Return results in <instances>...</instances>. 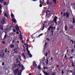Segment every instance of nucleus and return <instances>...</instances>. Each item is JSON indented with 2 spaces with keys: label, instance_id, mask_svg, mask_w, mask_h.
Listing matches in <instances>:
<instances>
[{
  "label": "nucleus",
  "instance_id": "1",
  "mask_svg": "<svg viewBox=\"0 0 75 75\" xmlns=\"http://www.w3.org/2000/svg\"><path fill=\"white\" fill-rule=\"evenodd\" d=\"M22 69L21 70H20L18 71V69H16L14 70V72L15 74H17L18 73V75H21V72L24 69V67L23 66H22Z\"/></svg>",
  "mask_w": 75,
  "mask_h": 75
},
{
  "label": "nucleus",
  "instance_id": "2",
  "mask_svg": "<svg viewBox=\"0 0 75 75\" xmlns=\"http://www.w3.org/2000/svg\"><path fill=\"white\" fill-rule=\"evenodd\" d=\"M11 18H12V20L13 22H14V23H17V21H16V20L14 18H13V17H14V15L13 14L11 13Z\"/></svg>",
  "mask_w": 75,
  "mask_h": 75
},
{
  "label": "nucleus",
  "instance_id": "3",
  "mask_svg": "<svg viewBox=\"0 0 75 75\" xmlns=\"http://www.w3.org/2000/svg\"><path fill=\"white\" fill-rule=\"evenodd\" d=\"M26 50L27 51L28 53V55H29L30 57L31 58L32 57V55L31 54V53L30 52V51L28 50V47H27Z\"/></svg>",
  "mask_w": 75,
  "mask_h": 75
},
{
  "label": "nucleus",
  "instance_id": "4",
  "mask_svg": "<svg viewBox=\"0 0 75 75\" xmlns=\"http://www.w3.org/2000/svg\"><path fill=\"white\" fill-rule=\"evenodd\" d=\"M44 1V0H40V7H41L42 6V4L43 3V2Z\"/></svg>",
  "mask_w": 75,
  "mask_h": 75
},
{
  "label": "nucleus",
  "instance_id": "5",
  "mask_svg": "<svg viewBox=\"0 0 75 75\" xmlns=\"http://www.w3.org/2000/svg\"><path fill=\"white\" fill-rule=\"evenodd\" d=\"M63 16H66V17H69V13H68V12H66V13H64Z\"/></svg>",
  "mask_w": 75,
  "mask_h": 75
},
{
  "label": "nucleus",
  "instance_id": "6",
  "mask_svg": "<svg viewBox=\"0 0 75 75\" xmlns=\"http://www.w3.org/2000/svg\"><path fill=\"white\" fill-rule=\"evenodd\" d=\"M51 1H49L48 0H47L46 2V3L47 5H49L50 4H51Z\"/></svg>",
  "mask_w": 75,
  "mask_h": 75
},
{
  "label": "nucleus",
  "instance_id": "7",
  "mask_svg": "<svg viewBox=\"0 0 75 75\" xmlns=\"http://www.w3.org/2000/svg\"><path fill=\"white\" fill-rule=\"evenodd\" d=\"M5 23V18H3V20L1 21V24H4Z\"/></svg>",
  "mask_w": 75,
  "mask_h": 75
},
{
  "label": "nucleus",
  "instance_id": "8",
  "mask_svg": "<svg viewBox=\"0 0 75 75\" xmlns=\"http://www.w3.org/2000/svg\"><path fill=\"white\" fill-rule=\"evenodd\" d=\"M33 65L34 67H35L37 66V64H36V62H33Z\"/></svg>",
  "mask_w": 75,
  "mask_h": 75
},
{
  "label": "nucleus",
  "instance_id": "9",
  "mask_svg": "<svg viewBox=\"0 0 75 75\" xmlns=\"http://www.w3.org/2000/svg\"><path fill=\"white\" fill-rule=\"evenodd\" d=\"M2 6H1V5L0 4V15L1 14V9H2Z\"/></svg>",
  "mask_w": 75,
  "mask_h": 75
},
{
  "label": "nucleus",
  "instance_id": "10",
  "mask_svg": "<svg viewBox=\"0 0 75 75\" xmlns=\"http://www.w3.org/2000/svg\"><path fill=\"white\" fill-rule=\"evenodd\" d=\"M0 56L1 57H4V53L3 52L0 53Z\"/></svg>",
  "mask_w": 75,
  "mask_h": 75
},
{
  "label": "nucleus",
  "instance_id": "11",
  "mask_svg": "<svg viewBox=\"0 0 75 75\" xmlns=\"http://www.w3.org/2000/svg\"><path fill=\"white\" fill-rule=\"evenodd\" d=\"M4 17H6V18H8V15L6 13H4Z\"/></svg>",
  "mask_w": 75,
  "mask_h": 75
},
{
  "label": "nucleus",
  "instance_id": "12",
  "mask_svg": "<svg viewBox=\"0 0 75 75\" xmlns=\"http://www.w3.org/2000/svg\"><path fill=\"white\" fill-rule=\"evenodd\" d=\"M49 14H50V11H47L46 12V16L49 15Z\"/></svg>",
  "mask_w": 75,
  "mask_h": 75
},
{
  "label": "nucleus",
  "instance_id": "13",
  "mask_svg": "<svg viewBox=\"0 0 75 75\" xmlns=\"http://www.w3.org/2000/svg\"><path fill=\"white\" fill-rule=\"evenodd\" d=\"M16 28L17 31H18L19 30V28L18 27V25L16 26Z\"/></svg>",
  "mask_w": 75,
  "mask_h": 75
},
{
  "label": "nucleus",
  "instance_id": "14",
  "mask_svg": "<svg viewBox=\"0 0 75 75\" xmlns=\"http://www.w3.org/2000/svg\"><path fill=\"white\" fill-rule=\"evenodd\" d=\"M43 72V73H44V74H45V75H49L48 74V73L47 72H45V71H42Z\"/></svg>",
  "mask_w": 75,
  "mask_h": 75
},
{
  "label": "nucleus",
  "instance_id": "15",
  "mask_svg": "<svg viewBox=\"0 0 75 75\" xmlns=\"http://www.w3.org/2000/svg\"><path fill=\"white\" fill-rule=\"evenodd\" d=\"M54 30H55V27H54V28L53 27L51 26V30H54Z\"/></svg>",
  "mask_w": 75,
  "mask_h": 75
},
{
  "label": "nucleus",
  "instance_id": "16",
  "mask_svg": "<svg viewBox=\"0 0 75 75\" xmlns=\"http://www.w3.org/2000/svg\"><path fill=\"white\" fill-rule=\"evenodd\" d=\"M10 47L11 48H14V45H11Z\"/></svg>",
  "mask_w": 75,
  "mask_h": 75
},
{
  "label": "nucleus",
  "instance_id": "17",
  "mask_svg": "<svg viewBox=\"0 0 75 75\" xmlns=\"http://www.w3.org/2000/svg\"><path fill=\"white\" fill-rule=\"evenodd\" d=\"M22 55L23 56V57L24 58V59H26V57H25V55H24V54H23Z\"/></svg>",
  "mask_w": 75,
  "mask_h": 75
},
{
  "label": "nucleus",
  "instance_id": "18",
  "mask_svg": "<svg viewBox=\"0 0 75 75\" xmlns=\"http://www.w3.org/2000/svg\"><path fill=\"white\" fill-rule=\"evenodd\" d=\"M43 34H44L41 33L38 37H40V36H42V35H43Z\"/></svg>",
  "mask_w": 75,
  "mask_h": 75
},
{
  "label": "nucleus",
  "instance_id": "19",
  "mask_svg": "<svg viewBox=\"0 0 75 75\" xmlns=\"http://www.w3.org/2000/svg\"><path fill=\"white\" fill-rule=\"evenodd\" d=\"M65 30L66 31L67 30V26L66 25H65Z\"/></svg>",
  "mask_w": 75,
  "mask_h": 75
},
{
  "label": "nucleus",
  "instance_id": "20",
  "mask_svg": "<svg viewBox=\"0 0 75 75\" xmlns=\"http://www.w3.org/2000/svg\"><path fill=\"white\" fill-rule=\"evenodd\" d=\"M20 37H19V38L20 39V40H23V37H22V36H21V35H20Z\"/></svg>",
  "mask_w": 75,
  "mask_h": 75
},
{
  "label": "nucleus",
  "instance_id": "21",
  "mask_svg": "<svg viewBox=\"0 0 75 75\" xmlns=\"http://www.w3.org/2000/svg\"><path fill=\"white\" fill-rule=\"evenodd\" d=\"M54 21H55V23H57L56 22V21H57V19H56V18H54Z\"/></svg>",
  "mask_w": 75,
  "mask_h": 75
},
{
  "label": "nucleus",
  "instance_id": "22",
  "mask_svg": "<svg viewBox=\"0 0 75 75\" xmlns=\"http://www.w3.org/2000/svg\"><path fill=\"white\" fill-rule=\"evenodd\" d=\"M57 0H53V2L55 3V4H56V3H57Z\"/></svg>",
  "mask_w": 75,
  "mask_h": 75
},
{
  "label": "nucleus",
  "instance_id": "23",
  "mask_svg": "<svg viewBox=\"0 0 75 75\" xmlns=\"http://www.w3.org/2000/svg\"><path fill=\"white\" fill-rule=\"evenodd\" d=\"M0 1L1 3H3L4 2V0H0Z\"/></svg>",
  "mask_w": 75,
  "mask_h": 75
},
{
  "label": "nucleus",
  "instance_id": "24",
  "mask_svg": "<svg viewBox=\"0 0 75 75\" xmlns=\"http://www.w3.org/2000/svg\"><path fill=\"white\" fill-rule=\"evenodd\" d=\"M48 63V59H47V62H46V64L47 65Z\"/></svg>",
  "mask_w": 75,
  "mask_h": 75
},
{
  "label": "nucleus",
  "instance_id": "25",
  "mask_svg": "<svg viewBox=\"0 0 75 75\" xmlns=\"http://www.w3.org/2000/svg\"><path fill=\"white\" fill-rule=\"evenodd\" d=\"M16 62L17 63H18V59H16Z\"/></svg>",
  "mask_w": 75,
  "mask_h": 75
},
{
  "label": "nucleus",
  "instance_id": "26",
  "mask_svg": "<svg viewBox=\"0 0 75 75\" xmlns=\"http://www.w3.org/2000/svg\"><path fill=\"white\" fill-rule=\"evenodd\" d=\"M50 28H51V26H50V27H49L47 29L49 31H50Z\"/></svg>",
  "mask_w": 75,
  "mask_h": 75
},
{
  "label": "nucleus",
  "instance_id": "27",
  "mask_svg": "<svg viewBox=\"0 0 75 75\" xmlns=\"http://www.w3.org/2000/svg\"><path fill=\"white\" fill-rule=\"evenodd\" d=\"M1 30H3V27H1Z\"/></svg>",
  "mask_w": 75,
  "mask_h": 75
},
{
  "label": "nucleus",
  "instance_id": "28",
  "mask_svg": "<svg viewBox=\"0 0 75 75\" xmlns=\"http://www.w3.org/2000/svg\"><path fill=\"white\" fill-rule=\"evenodd\" d=\"M16 67H17V64H15L14 65V68H16Z\"/></svg>",
  "mask_w": 75,
  "mask_h": 75
},
{
  "label": "nucleus",
  "instance_id": "29",
  "mask_svg": "<svg viewBox=\"0 0 75 75\" xmlns=\"http://www.w3.org/2000/svg\"><path fill=\"white\" fill-rule=\"evenodd\" d=\"M6 2H4V5H6Z\"/></svg>",
  "mask_w": 75,
  "mask_h": 75
},
{
  "label": "nucleus",
  "instance_id": "30",
  "mask_svg": "<svg viewBox=\"0 0 75 75\" xmlns=\"http://www.w3.org/2000/svg\"><path fill=\"white\" fill-rule=\"evenodd\" d=\"M52 75H55V73L53 72L52 74Z\"/></svg>",
  "mask_w": 75,
  "mask_h": 75
},
{
  "label": "nucleus",
  "instance_id": "31",
  "mask_svg": "<svg viewBox=\"0 0 75 75\" xmlns=\"http://www.w3.org/2000/svg\"><path fill=\"white\" fill-rule=\"evenodd\" d=\"M38 68L39 69H41V68H40V66H38Z\"/></svg>",
  "mask_w": 75,
  "mask_h": 75
},
{
  "label": "nucleus",
  "instance_id": "32",
  "mask_svg": "<svg viewBox=\"0 0 75 75\" xmlns=\"http://www.w3.org/2000/svg\"><path fill=\"white\" fill-rule=\"evenodd\" d=\"M70 28H72V29H73V26H71Z\"/></svg>",
  "mask_w": 75,
  "mask_h": 75
},
{
  "label": "nucleus",
  "instance_id": "33",
  "mask_svg": "<svg viewBox=\"0 0 75 75\" xmlns=\"http://www.w3.org/2000/svg\"><path fill=\"white\" fill-rule=\"evenodd\" d=\"M46 55H45V56H48V53L47 52H46Z\"/></svg>",
  "mask_w": 75,
  "mask_h": 75
},
{
  "label": "nucleus",
  "instance_id": "34",
  "mask_svg": "<svg viewBox=\"0 0 75 75\" xmlns=\"http://www.w3.org/2000/svg\"><path fill=\"white\" fill-rule=\"evenodd\" d=\"M13 30L14 32H16V30L15 29H13Z\"/></svg>",
  "mask_w": 75,
  "mask_h": 75
},
{
  "label": "nucleus",
  "instance_id": "35",
  "mask_svg": "<svg viewBox=\"0 0 75 75\" xmlns=\"http://www.w3.org/2000/svg\"><path fill=\"white\" fill-rule=\"evenodd\" d=\"M7 48H6L5 49V52H6H6H7Z\"/></svg>",
  "mask_w": 75,
  "mask_h": 75
},
{
  "label": "nucleus",
  "instance_id": "36",
  "mask_svg": "<svg viewBox=\"0 0 75 75\" xmlns=\"http://www.w3.org/2000/svg\"><path fill=\"white\" fill-rule=\"evenodd\" d=\"M71 64L72 65V67H74V64L73 63H72Z\"/></svg>",
  "mask_w": 75,
  "mask_h": 75
},
{
  "label": "nucleus",
  "instance_id": "37",
  "mask_svg": "<svg viewBox=\"0 0 75 75\" xmlns=\"http://www.w3.org/2000/svg\"><path fill=\"white\" fill-rule=\"evenodd\" d=\"M7 36V35H5V36L4 37V38H6V36Z\"/></svg>",
  "mask_w": 75,
  "mask_h": 75
},
{
  "label": "nucleus",
  "instance_id": "38",
  "mask_svg": "<svg viewBox=\"0 0 75 75\" xmlns=\"http://www.w3.org/2000/svg\"><path fill=\"white\" fill-rule=\"evenodd\" d=\"M19 57H20L19 59H20V61H21V58H20L21 57V56H19Z\"/></svg>",
  "mask_w": 75,
  "mask_h": 75
},
{
  "label": "nucleus",
  "instance_id": "39",
  "mask_svg": "<svg viewBox=\"0 0 75 75\" xmlns=\"http://www.w3.org/2000/svg\"><path fill=\"white\" fill-rule=\"evenodd\" d=\"M62 74H63L64 73V71H62Z\"/></svg>",
  "mask_w": 75,
  "mask_h": 75
},
{
  "label": "nucleus",
  "instance_id": "40",
  "mask_svg": "<svg viewBox=\"0 0 75 75\" xmlns=\"http://www.w3.org/2000/svg\"><path fill=\"white\" fill-rule=\"evenodd\" d=\"M32 1H37L38 0H31Z\"/></svg>",
  "mask_w": 75,
  "mask_h": 75
},
{
  "label": "nucleus",
  "instance_id": "41",
  "mask_svg": "<svg viewBox=\"0 0 75 75\" xmlns=\"http://www.w3.org/2000/svg\"><path fill=\"white\" fill-rule=\"evenodd\" d=\"M16 34H19V32H18V31L16 32Z\"/></svg>",
  "mask_w": 75,
  "mask_h": 75
},
{
  "label": "nucleus",
  "instance_id": "42",
  "mask_svg": "<svg viewBox=\"0 0 75 75\" xmlns=\"http://www.w3.org/2000/svg\"><path fill=\"white\" fill-rule=\"evenodd\" d=\"M47 40L48 41H50V39H49L47 38Z\"/></svg>",
  "mask_w": 75,
  "mask_h": 75
},
{
  "label": "nucleus",
  "instance_id": "43",
  "mask_svg": "<svg viewBox=\"0 0 75 75\" xmlns=\"http://www.w3.org/2000/svg\"><path fill=\"white\" fill-rule=\"evenodd\" d=\"M69 58L70 59H72L73 58V57H70Z\"/></svg>",
  "mask_w": 75,
  "mask_h": 75
},
{
  "label": "nucleus",
  "instance_id": "44",
  "mask_svg": "<svg viewBox=\"0 0 75 75\" xmlns=\"http://www.w3.org/2000/svg\"><path fill=\"white\" fill-rule=\"evenodd\" d=\"M2 65H4V62H3L2 64Z\"/></svg>",
  "mask_w": 75,
  "mask_h": 75
},
{
  "label": "nucleus",
  "instance_id": "45",
  "mask_svg": "<svg viewBox=\"0 0 75 75\" xmlns=\"http://www.w3.org/2000/svg\"><path fill=\"white\" fill-rule=\"evenodd\" d=\"M73 23H75V20H74V19L73 18Z\"/></svg>",
  "mask_w": 75,
  "mask_h": 75
},
{
  "label": "nucleus",
  "instance_id": "46",
  "mask_svg": "<svg viewBox=\"0 0 75 75\" xmlns=\"http://www.w3.org/2000/svg\"><path fill=\"white\" fill-rule=\"evenodd\" d=\"M18 66H19V67L20 66V64H18Z\"/></svg>",
  "mask_w": 75,
  "mask_h": 75
},
{
  "label": "nucleus",
  "instance_id": "47",
  "mask_svg": "<svg viewBox=\"0 0 75 75\" xmlns=\"http://www.w3.org/2000/svg\"><path fill=\"white\" fill-rule=\"evenodd\" d=\"M17 43H19V41H17Z\"/></svg>",
  "mask_w": 75,
  "mask_h": 75
},
{
  "label": "nucleus",
  "instance_id": "48",
  "mask_svg": "<svg viewBox=\"0 0 75 75\" xmlns=\"http://www.w3.org/2000/svg\"><path fill=\"white\" fill-rule=\"evenodd\" d=\"M2 43H3V44H4L5 43V42H4V41H3L2 42Z\"/></svg>",
  "mask_w": 75,
  "mask_h": 75
},
{
  "label": "nucleus",
  "instance_id": "49",
  "mask_svg": "<svg viewBox=\"0 0 75 75\" xmlns=\"http://www.w3.org/2000/svg\"><path fill=\"white\" fill-rule=\"evenodd\" d=\"M44 26L42 28V30H44Z\"/></svg>",
  "mask_w": 75,
  "mask_h": 75
},
{
  "label": "nucleus",
  "instance_id": "50",
  "mask_svg": "<svg viewBox=\"0 0 75 75\" xmlns=\"http://www.w3.org/2000/svg\"><path fill=\"white\" fill-rule=\"evenodd\" d=\"M46 69V67H44V70H45Z\"/></svg>",
  "mask_w": 75,
  "mask_h": 75
},
{
  "label": "nucleus",
  "instance_id": "51",
  "mask_svg": "<svg viewBox=\"0 0 75 75\" xmlns=\"http://www.w3.org/2000/svg\"><path fill=\"white\" fill-rule=\"evenodd\" d=\"M52 59H53V58H51V60H52Z\"/></svg>",
  "mask_w": 75,
  "mask_h": 75
},
{
  "label": "nucleus",
  "instance_id": "52",
  "mask_svg": "<svg viewBox=\"0 0 75 75\" xmlns=\"http://www.w3.org/2000/svg\"><path fill=\"white\" fill-rule=\"evenodd\" d=\"M75 45H74V48H75V42H74Z\"/></svg>",
  "mask_w": 75,
  "mask_h": 75
},
{
  "label": "nucleus",
  "instance_id": "53",
  "mask_svg": "<svg viewBox=\"0 0 75 75\" xmlns=\"http://www.w3.org/2000/svg\"><path fill=\"white\" fill-rule=\"evenodd\" d=\"M31 37H33V35H31Z\"/></svg>",
  "mask_w": 75,
  "mask_h": 75
},
{
  "label": "nucleus",
  "instance_id": "54",
  "mask_svg": "<svg viewBox=\"0 0 75 75\" xmlns=\"http://www.w3.org/2000/svg\"><path fill=\"white\" fill-rule=\"evenodd\" d=\"M71 41H72V44H74V42L72 41V40H71Z\"/></svg>",
  "mask_w": 75,
  "mask_h": 75
},
{
  "label": "nucleus",
  "instance_id": "55",
  "mask_svg": "<svg viewBox=\"0 0 75 75\" xmlns=\"http://www.w3.org/2000/svg\"><path fill=\"white\" fill-rule=\"evenodd\" d=\"M72 52H74V50H71Z\"/></svg>",
  "mask_w": 75,
  "mask_h": 75
},
{
  "label": "nucleus",
  "instance_id": "56",
  "mask_svg": "<svg viewBox=\"0 0 75 75\" xmlns=\"http://www.w3.org/2000/svg\"><path fill=\"white\" fill-rule=\"evenodd\" d=\"M55 18H56V19H57V18H58V17H55Z\"/></svg>",
  "mask_w": 75,
  "mask_h": 75
},
{
  "label": "nucleus",
  "instance_id": "57",
  "mask_svg": "<svg viewBox=\"0 0 75 75\" xmlns=\"http://www.w3.org/2000/svg\"><path fill=\"white\" fill-rule=\"evenodd\" d=\"M14 34L13 32H12V33H11V34Z\"/></svg>",
  "mask_w": 75,
  "mask_h": 75
},
{
  "label": "nucleus",
  "instance_id": "58",
  "mask_svg": "<svg viewBox=\"0 0 75 75\" xmlns=\"http://www.w3.org/2000/svg\"><path fill=\"white\" fill-rule=\"evenodd\" d=\"M46 69H48V68L47 67H46Z\"/></svg>",
  "mask_w": 75,
  "mask_h": 75
},
{
  "label": "nucleus",
  "instance_id": "59",
  "mask_svg": "<svg viewBox=\"0 0 75 75\" xmlns=\"http://www.w3.org/2000/svg\"><path fill=\"white\" fill-rule=\"evenodd\" d=\"M31 75V73H30L29 74V75Z\"/></svg>",
  "mask_w": 75,
  "mask_h": 75
},
{
  "label": "nucleus",
  "instance_id": "60",
  "mask_svg": "<svg viewBox=\"0 0 75 75\" xmlns=\"http://www.w3.org/2000/svg\"><path fill=\"white\" fill-rule=\"evenodd\" d=\"M48 21H45V22H47Z\"/></svg>",
  "mask_w": 75,
  "mask_h": 75
},
{
  "label": "nucleus",
  "instance_id": "61",
  "mask_svg": "<svg viewBox=\"0 0 75 75\" xmlns=\"http://www.w3.org/2000/svg\"><path fill=\"white\" fill-rule=\"evenodd\" d=\"M57 67H59V66L58 65H57Z\"/></svg>",
  "mask_w": 75,
  "mask_h": 75
},
{
  "label": "nucleus",
  "instance_id": "62",
  "mask_svg": "<svg viewBox=\"0 0 75 75\" xmlns=\"http://www.w3.org/2000/svg\"><path fill=\"white\" fill-rule=\"evenodd\" d=\"M74 75V73H72V75Z\"/></svg>",
  "mask_w": 75,
  "mask_h": 75
},
{
  "label": "nucleus",
  "instance_id": "63",
  "mask_svg": "<svg viewBox=\"0 0 75 75\" xmlns=\"http://www.w3.org/2000/svg\"><path fill=\"white\" fill-rule=\"evenodd\" d=\"M65 57H67V56H65V57H64V58H65Z\"/></svg>",
  "mask_w": 75,
  "mask_h": 75
},
{
  "label": "nucleus",
  "instance_id": "64",
  "mask_svg": "<svg viewBox=\"0 0 75 75\" xmlns=\"http://www.w3.org/2000/svg\"><path fill=\"white\" fill-rule=\"evenodd\" d=\"M8 53H10V51H8Z\"/></svg>",
  "mask_w": 75,
  "mask_h": 75
}]
</instances>
